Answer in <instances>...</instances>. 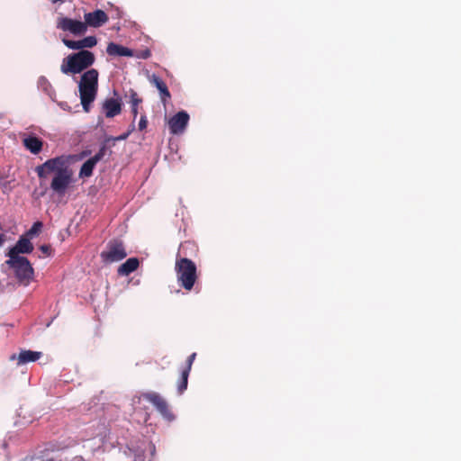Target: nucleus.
Segmentation results:
<instances>
[{
    "label": "nucleus",
    "instance_id": "nucleus-1",
    "mask_svg": "<svg viewBox=\"0 0 461 461\" xmlns=\"http://www.w3.org/2000/svg\"><path fill=\"white\" fill-rule=\"evenodd\" d=\"M70 158V156H59L35 167V172L41 180L46 179L51 173L54 174L50 188L59 195H64L72 182L73 171L69 167Z\"/></svg>",
    "mask_w": 461,
    "mask_h": 461
},
{
    "label": "nucleus",
    "instance_id": "nucleus-2",
    "mask_svg": "<svg viewBox=\"0 0 461 461\" xmlns=\"http://www.w3.org/2000/svg\"><path fill=\"white\" fill-rule=\"evenodd\" d=\"M196 252L197 248L195 244L187 240L180 244L176 256L175 270L177 282L181 287L187 291L193 289L197 280L196 266L187 257L193 256Z\"/></svg>",
    "mask_w": 461,
    "mask_h": 461
},
{
    "label": "nucleus",
    "instance_id": "nucleus-3",
    "mask_svg": "<svg viewBox=\"0 0 461 461\" xmlns=\"http://www.w3.org/2000/svg\"><path fill=\"white\" fill-rule=\"evenodd\" d=\"M98 71L95 68L86 71L78 84L81 104L85 112L88 113L91 104L95 101L98 89Z\"/></svg>",
    "mask_w": 461,
    "mask_h": 461
},
{
    "label": "nucleus",
    "instance_id": "nucleus-4",
    "mask_svg": "<svg viewBox=\"0 0 461 461\" xmlns=\"http://www.w3.org/2000/svg\"><path fill=\"white\" fill-rule=\"evenodd\" d=\"M95 61V57L89 50H79L65 58L60 66V70L65 75L79 74L91 67Z\"/></svg>",
    "mask_w": 461,
    "mask_h": 461
},
{
    "label": "nucleus",
    "instance_id": "nucleus-5",
    "mask_svg": "<svg viewBox=\"0 0 461 461\" xmlns=\"http://www.w3.org/2000/svg\"><path fill=\"white\" fill-rule=\"evenodd\" d=\"M127 255L123 241L113 239L108 241L105 249L101 252L100 257L104 263L111 264L122 260Z\"/></svg>",
    "mask_w": 461,
    "mask_h": 461
},
{
    "label": "nucleus",
    "instance_id": "nucleus-6",
    "mask_svg": "<svg viewBox=\"0 0 461 461\" xmlns=\"http://www.w3.org/2000/svg\"><path fill=\"white\" fill-rule=\"evenodd\" d=\"M140 398L152 403L158 412L168 422L175 420L176 416L172 411L168 402L159 393L156 392L142 393Z\"/></svg>",
    "mask_w": 461,
    "mask_h": 461
},
{
    "label": "nucleus",
    "instance_id": "nucleus-7",
    "mask_svg": "<svg viewBox=\"0 0 461 461\" xmlns=\"http://www.w3.org/2000/svg\"><path fill=\"white\" fill-rule=\"evenodd\" d=\"M6 264L14 269L15 276L20 281H29L32 278L33 268L26 258L11 256Z\"/></svg>",
    "mask_w": 461,
    "mask_h": 461
},
{
    "label": "nucleus",
    "instance_id": "nucleus-8",
    "mask_svg": "<svg viewBox=\"0 0 461 461\" xmlns=\"http://www.w3.org/2000/svg\"><path fill=\"white\" fill-rule=\"evenodd\" d=\"M57 28L63 32H69L76 36H81L86 32V24L84 22L65 16L57 19Z\"/></svg>",
    "mask_w": 461,
    "mask_h": 461
},
{
    "label": "nucleus",
    "instance_id": "nucleus-9",
    "mask_svg": "<svg viewBox=\"0 0 461 461\" xmlns=\"http://www.w3.org/2000/svg\"><path fill=\"white\" fill-rule=\"evenodd\" d=\"M189 122V114L185 111L176 113L168 121V127L172 134H182Z\"/></svg>",
    "mask_w": 461,
    "mask_h": 461
},
{
    "label": "nucleus",
    "instance_id": "nucleus-10",
    "mask_svg": "<svg viewBox=\"0 0 461 461\" xmlns=\"http://www.w3.org/2000/svg\"><path fill=\"white\" fill-rule=\"evenodd\" d=\"M84 19V23L86 24V28L88 26L99 28L108 22L109 17L104 11L96 9L94 12L86 13Z\"/></svg>",
    "mask_w": 461,
    "mask_h": 461
},
{
    "label": "nucleus",
    "instance_id": "nucleus-11",
    "mask_svg": "<svg viewBox=\"0 0 461 461\" xmlns=\"http://www.w3.org/2000/svg\"><path fill=\"white\" fill-rule=\"evenodd\" d=\"M62 42L70 50H86V48H93L97 44V39L95 36H87L79 41L62 39Z\"/></svg>",
    "mask_w": 461,
    "mask_h": 461
},
{
    "label": "nucleus",
    "instance_id": "nucleus-12",
    "mask_svg": "<svg viewBox=\"0 0 461 461\" xmlns=\"http://www.w3.org/2000/svg\"><path fill=\"white\" fill-rule=\"evenodd\" d=\"M33 250V245L30 241V239L24 236H22L19 240L16 242L15 246L13 247L7 256L11 258V256L14 257H20L19 254H28L31 253Z\"/></svg>",
    "mask_w": 461,
    "mask_h": 461
},
{
    "label": "nucleus",
    "instance_id": "nucleus-13",
    "mask_svg": "<svg viewBox=\"0 0 461 461\" xmlns=\"http://www.w3.org/2000/svg\"><path fill=\"white\" fill-rule=\"evenodd\" d=\"M103 109L107 118H113L122 112V103L118 99L108 98L103 104Z\"/></svg>",
    "mask_w": 461,
    "mask_h": 461
},
{
    "label": "nucleus",
    "instance_id": "nucleus-14",
    "mask_svg": "<svg viewBox=\"0 0 461 461\" xmlns=\"http://www.w3.org/2000/svg\"><path fill=\"white\" fill-rule=\"evenodd\" d=\"M150 83L157 87L160 95V99L162 103L165 104L171 98V95L167 88V84L159 77L156 75H152L150 78Z\"/></svg>",
    "mask_w": 461,
    "mask_h": 461
},
{
    "label": "nucleus",
    "instance_id": "nucleus-15",
    "mask_svg": "<svg viewBox=\"0 0 461 461\" xmlns=\"http://www.w3.org/2000/svg\"><path fill=\"white\" fill-rule=\"evenodd\" d=\"M41 352L39 351H32V350H22L19 355L16 357L13 355L11 359L17 358V365H23L29 362H35L41 357Z\"/></svg>",
    "mask_w": 461,
    "mask_h": 461
},
{
    "label": "nucleus",
    "instance_id": "nucleus-16",
    "mask_svg": "<svg viewBox=\"0 0 461 461\" xmlns=\"http://www.w3.org/2000/svg\"><path fill=\"white\" fill-rule=\"evenodd\" d=\"M106 52L109 56H118V57H132L133 50L124 47L122 45H119L114 42H110L107 45Z\"/></svg>",
    "mask_w": 461,
    "mask_h": 461
},
{
    "label": "nucleus",
    "instance_id": "nucleus-17",
    "mask_svg": "<svg viewBox=\"0 0 461 461\" xmlns=\"http://www.w3.org/2000/svg\"><path fill=\"white\" fill-rule=\"evenodd\" d=\"M140 261L137 258H130L122 263L117 269L119 276H127L138 269Z\"/></svg>",
    "mask_w": 461,
    "mask_h": 461
},
{
    "label": "nucleus",
    "instance_id": "nucleus-18",
    "mask_svg": "<svg viewBox=\"0 0 461 461\" xmlns=\"http://www.w3.org/2000/svg\"><path fill=\"white\" fill-rule=\"evenodd\" d=\"M23 146L32 154H39L42 149L43 142L35 136H28L23 140Z\"/></svg>",
    "mask_w": 461,
    "mask_h": 461
},
{
    "label": "nucleus",
    "instance_id": "nucleus-19",
    "mask_svg": "<svg viewBox=\"0 0 461 461\" xmlns=\"http://www.w3.org/2000/svg\"><path fill=\"white\" fill-rule=\"evenodd\" d=\"M97 163L98 162H96L95 158H90L87 159L80 168L79 176L90 177L93 175V170Z\"/></svg>",
    "mask_w": 461,
    "mask_h": 461
},
{
    "label": "nucleus",
    "instance_id": "nucleus-20",
    "mask_svg": "<svg viewBox=\"0 0 461 461\" xmlns=\"http://www.w3.org/2000/svg\"><path fill=\"white\" fill-rule=\"evenodd\" d=\"M189 374L190 372L187 370L181 371V376L177 383V392L179 394H182L187 388Z\"/></svg>",
    "mask_w": 461,
    "mask_h": 461
},
{
    "label": "nucleus",
    "instance_id": "nucleus-21",
    "mask_svg": "<svg viewBox=\"0 0 461 461\" xmlns=\"http://www.w3.org/2000/svg\"><path fill=\"white\" fill-rule=\"evenodd\" d=\"M41 228H42V222L41 221H36V222L33 223L32 228L28 230L26 235L29 236V237H32L34 235H37V234H39L41 232Z\"/></svg>",
    "mask_w": 461,
    "mask_h": 461
},
{
    "label": "nucleus",
    "instance_id": "nucleus-22",
    "mask_svg": "<svg viewBox=\"0 0 461 461\" xmlns=\"http://www.w3.org/2000/svg\"><path fill=\"white\" fill-rule=\"evenodd\" d=\"M130 99L131 106H139V104L142 103V98L132 89L130 90Z\"/></svg>",
    "mask_w": 461,
    "mask_h": 461
},
{
    "label": "nucleus",
    "instance_id": "nucleus-23",
    "mask_svg": "<svg viewBox=\"0 0 461 461\" xmlns=\"http://www.w3.org/2000/svg\"><path fill=\"white\" fill-rule=\"evenodd\" d=\"M106 149H107L106 145H103L99 149L98 152L95 156L92 157V158H95L96 162H99L104 157V155L106 153Z\"/></svg>",
    "mask_w": 461,
    "mask_h": 461
},
{
    "label": "nucleus",
    "instance_id": "nucleus-24",
    "mask_svg": "<svg viewBox=\"0 0 461 461\" xmlns=\"http://www.w3.org/2000/svg\"><path fill=\"white\" fill-rule=\"evenodd\" d=\"M195 357H196V353H192L187 357L185 366L183 368V370H187L188 372L191 371V368H192L193 363H194V361L195 359Z\"/></svg>",
    "mask_w": 461,
    "mask_h": 461
},
{
    "label": "nucleus",
    "instance_id": "nucleus-25",
    "mask_svg": "<svg viewBox=\"0 0 461 461\" xmlns=\"http://www.w3.org/2000/svg\"><path fill=\"white\" fill-rule=\"evenodd\" d=\"M148 125V120L146 115H141L140 122H139V130L143 131L147 128Z\"/></svg>",
    "mask_w": 461,
    "mask_h": 461
},
{
    "label": "nucleus",
    "instance_id": "nucleus-26",
    "mask_svg": "<svg viewBox=\"0 0 461 461\" xmlns=\"http://www.w3.org/2000/svg\"><path fill=\"white\" fill-rule=\"evenodd\" d=\"M134 130V125H131V130H129L127 132L116 137V138H113V140H126L129 135L131 134V132Z\"/></svg>",
    "mask_w": 461,
    "mask_h": 461
},
{
    "label": "nucleus",
    "instance_id": "nucleus-27",
    "mask_svg": "<svg viewBox=\"0 0 461 461\" xmlns=\"http://www.w3.org/2000/svg\"><path fill=\"white\" fill-rule=\"evenodd\" d=\"M40 249L46 256H50L51 255L52 249H51V247L50 245H45V244L41 245L40 247Z\"/></svg>",
    "mask_w": 461,
    "mask_h": 461
},
{
    "label": "nucleus",
    "instance_id": "nucleus-28",
    "mask_svg": "<svg viewBox=\"0 0 461 461\" xmlns=\"http://www.w3.org/2000/svg\"><path fill=\"white\" fill-rule=\"evenodd\" d=\"M131 113H132V115H133V120L136 119L137 115H138V106H131Z\"/></svg>",
    "mask_w": 461,
    "mask_h": 461
},
{
    "label": "nucleus",
    "instance_id": "nucleus-29",
    "mask_svg": "<svg viewBox=\"0 0 461 461\" xmlns=\"http://www.w3.org/2000/svg\"><path fill=\"white\" fill-rule=\"evenodd\" d=\"M5 235L4 233L0 234V247L5 243Z\"/></svg>",
    "mask_w": 461,
    "mask_h": 461
},
{
    "label": "nucleus",
    "instance_id": "nucleus-30",
    "mask_svg": "<svg viewBox=\"0 0 461 461\" xmlns=\"http://www.w3.org/2000/svg\"><path fill=\"white\" fill-rule=\"evenodd\" d=\"M149 56H150V51L149 50H145L143 52V54L141 55V58L148 59Z\"/></svg>",
    "mask_w": 461,
    "mask_h": 461
},
{
    "label": "nucleus",
    "instance_id": "nucleus-31",
    "mask_svg": "<svg viewBox=\"0 0 461 461\" xmlns=\"http://www.w3.org/2000/svg\"><path fill=\"white\" fill-rule=\"evenodd\" d=\"M65 0H50L52 4H56L58 2H64Z\"/></svg>",
    "mask_w": 461,
    "mask_h": 461
}]
</instances>
